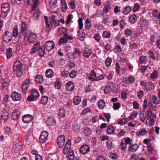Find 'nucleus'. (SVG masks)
<instances>
[{
    "instance_id": "obj_35",
    "label": "nucleus",
    "mask_w": 160,
    "mask_h": 160,
    "mask_svg": "<svg viewBox=\"0 0 160 160\" xmlns=\"http://www.w3.org/2000/svg\"><path fill=\"white\" fill-rule=\"evenodd\" d=\"M138 115V113L137 111L133 112L129 117V119L130 120H133L137 117Z\"/></svg>"
},
{
    "instance_id": "obj_64",
    "label": "nucleus",
    "mask_w": 160,
    "mask_h": 160,
    "mask_svg": "<svg viewBox=\"0 0 160 160\" xmlns=\"http://www.w3.org/2000/svg\"><path fill=\"white\" fill-rule=\"evenodd\" d=\"M94 38L97 42H99L101 39V37L99 34L97 33L94 35Z\"/></svg>"
},
{
    "instance_id": "obj_14",
    "label": "nucleus",
    "mask_w": 160,
    "mask_h": 160,
    "mask_svg": "<svg viewBox=\"0 0 160 160\" xmlns=\"http://www.w3.org/2000/svg\"><path fill=\"white\" fill-rule=\"evenodd\" d=\"M87 76L89 80L91 81L92 82L94 80L96 81L97 76L96 73L94 71L92 70L90 73L87 74Z\"/></svg>"
},
{
    "instance_id": "obj_63",
    "label": "nucleus",
    "mask_w": 160,
    "mask_h": 160,
    "mask_svg": "<svg viewBox=\"0 0 160 160\" xmlns=\"http://www.w3.org/2000/svg\"><path fill=\"white\" fill-rule=\"evenodd\" d=\"M112 62L111 59L109 57H108L106 60L105 63L107 66L109 67L110 65Z\"/></svg>"
},
{
    "instance_id": "obj_32",
    "label": "nucleus",
    "mask_w": 160,
    "mask_h": 160,
    "mask_svg": "<svg viewBox=\"0 0 160 160\" xmlns=\"http://www.w3.org/2000/svg\"><path fill=\"white\" fill-rule=\"evenodd\" d=\"M13 52L11 48H9L6 50V55L8 59H9L12 57Z\"/></svg>"
},
{
    "instance_id": "obj_20",
    "label": "nucleus",
    "mask_w": 160,
    "mask_h": 160,
    "mask_svg": "<svg viewBox=\"0 0 160 160\" xmlns=\"http://www.w3.org/2000/svg\"><path fill=\"white\" fill-rule=\"evenodd\" d=\"M68 153L67 156L68 160H73L75 157L74 151L72 150H71Z\"/></svg>"
},
{
    "instance_id": "obj_56",
    "label": "nucleus",
    "mask_w": 160,
    "mask_h": 160,
    "mask_svg": "<svg viewBox=\"0 0 160 160\" xmlns=\"http://www.w3.org/2000/svg\"><path fill=\"white\" fill-rule=\"evenodd\" d=\"M112 91V88L110 86H106L104 89V92L106 94H108Z\"/></svg>"
},
{
    "instance_id": "obj_41",
    "label": "nucleus",
    "mask_w": 160,
    "mask_h": 160,
    "mask_svg": "<svg viewBox=\"0 0 160 160\" xmlns=\"http://www.w3.org/2000/svg\"><path fill=\"white\" fill-rule=\"evenodd\" d=\"M0 84L2 85V86L3 88L7 87L9 85V83L8 82L5 80H4L3 79L0 81Z\"/></svg>"
},
{
    "instance_id": "obj_36",
    "label": "nucleus",
    "mask_w": 160,
    "mask_h": 160,
    "mask_svg": "<svg viewBox=\"0 0 160 160\" xmlns=\"http://www.w3.org/2000/svg\"><path fill=\"white\" fill-rule=\"evenodd\" d=\"M31 95L35 99L38 98L39 96V92L35 90H33L31 92Z\"/></svg>"
},
{
    "instance_id": "obj_46",
    "label": "nucleus",
    "mask_w": 160,
    "mask_h": 160,
    "mask_svg": "<svg viewBox=\"0 0 160 160\" xmlns=\"http://www.w3.org/2000/svg\"><path fill=\"white\" fill-rule=\"evenodd\" d=\"M27 28L26 23L24 22H22L21 27V32L22 34H24L25 32L27 30Z\"/></svg>"
},
{
    "instance_id": "obj_18",
    "label": "nucleus",
    "mask_w": 160,
    "mask_h": 160,
    "mask_svg": "<svg viewBox=\"0 0 160 160\" xmlns=\"http://www.w3.org/2000/svg\"><path fill=\"white\" fill-rule=\"evenodd\" d=\"M138 148V145L137 144H133L130 143L128 148V150L130 152H133L136 151Z\"/></svg>"
},
{
    "instance_id": "obj_21",
    "label": "nucleus",
    "mask_w": 160,
    "mask_h": 160,
    "mask_svg": "<svg viewBox=\"0 0 160 160\" xmlns=\"http://www.w3.org/2000/svg\"><path fill=\"white\" fill-rule=\"evenodd\" d=\"M40 12L38 9H37L35 10L33 15V19L35 20L38 19L40 16Z\"/></svg>"
},
{
    "instance_id": "obj_24",
    "label": "nucleus",
    "mask_w": 160,
    "mask_h": 160,
    "mask_svg": "<svg viewBox=\"0 0 160 160\" xmlns=\"http://www.w3.org/2000/svg\"><path fill=\"white\" fill-rule=\"evenodd\" d=\"M139 24L140 27L142 28L147 27L148 25V23L144 19H141L139 22Z\"/></svg>"
},
{
    "instance_id": "obj_38",
    "label": "nucleus",
    "mask_w": 160,
    "mask_h": 160,
    "mask_svg": "<svg viewBox=\"0 0 160 160\" xmlns=\"http://www.w3.org/2000/svg\"><path fill=\"white\" fill-rule=\"evenodd\" d=\"M46 123L48 125L51 126L55 124V121L53 118H48L47 119Z\"/></svg>"
},
{
    "instance_id": "obj_45",
    "label": "nucleus",
    "mask_w": 160,
    "mask_h": 160,
    "mask_svg": "<svg viewBox=\"0 0 160 160\" xmlns=\"http://www.w3.org/2000/svg\"><path fill=\"white\" fill-rule=\"evenodd\" d=\"M61 85L62 83L61 80L58 79L55 82V87L56 89H59L60 88Z\"/></svg>"
},
{
    "instance_id": "obj_33",
    "label": "nucleus",
    "mask_w": 160,
    "mask_h": 160,
    "mask_svg": "<svg viewBox=\"0 0 160 160\" xmlns=\"http://www.w3.org/2000/svg\"><path fill=\"white\" fill-rule=\"evenodd\" d=\"M53 71L51 69H48L46 72V76L48 78H51L53 76Z\"/></svg>"
},
{
    "instance_id": "obj_23",
    "label": "nucleus",
    "mask_w": 160,
    "mask_h": 160,
    "mask_svg": "<svg viewBox=\"0 0 160 160\" xmlns=\"http://www.w3.org/2000/svg\"><path fill=\"white\" fill-rule=\"evenodd\" d=\"M147 115L148 119L151 118H156V115L153 113L152 111L150 109H148L147 110Z\"/></svg>"
},
{
    "instance_id": "obj_25",
    "label": "nucleus",
    "mask_w": 160,
    "mask_h": 160,
    "mask_svg": "<svg viewBox=\"0 0 160 160\" xmlns=\"http://www.w3.org/2000/svg\"><path fill=\"white\" fill-rule=\"evenodd\" d=\"M115 131L114 127L112 125H109L107 128V133L110 134L114 133Z\"/></svg>"
},
{
    "instance_id": "obj_10",
    "label": "nucleus",
    "mask_w": 160,
    "mask_h": 160,
    "mask_svg": "<svg viewBox=\"0 0 160 160\" xmlns=\"http://www.w3.org/2000/svg\"><path fill=\"white\" fill-rule=\"evenodd\" d=\"M90 151V148L87 145H84L81 146L80 149V152L82 154H85Z\"/></svg>"
},
{
    "instance_id": "obj_22",
    "label": "nucleus",
    "mask_w": 160,
    "mask_h": 160,
    "mask_svg": "<svg viewBox=\"0 0 160 160\" xmlns=\"http://www.w3.org/2000/svg\"><path fill=\"white\" fill-rule=\"evenodd\" d=\"M147 131L146 129H140L138 130L136 132L137 135L138 136H144L147 133Z\"/></svg>"
},
{
    "instance_id": "obj_5",
    "label": "nucleus",
    "mask_w": 160,
    "mask_h": 160,
    "mask_svg": "<svg viewBox=\"0 0 160 160\" xmlns=\"http://www.w3.org/2000/svg\"><path fill=\"white\" fill-rule=\"evenodd\" d=\"M65 142V138L63 135H60L57 139V143L60 148H63Z\"/></svg>"
},
{
    "instance_id": "obj_44",
    "label": "nucleus",
    "mask_w": 160,
    "mask_h": 160,
    "mask_svg": "<svg viewBox=\"0 0 160 160\" xmlns=\"http://www.w3.org/2000/svg\"><path fill=\"white\" fill-rule=\"evenodd\" d=\"M68 4L69 7L71 9H74L76 8L75 2L73 0H71L68 3Z\"/></svg>"
},
{
    "instance_id": "obj_7",
    "label": "nucleus",
    "mask_w": 160,
    "mask_h": 160,
    "mask_svg": "<svg viewBox=\"0 0 160 160\" xmlns=\"http://www.w3.org/2000/svg\"><path fill=\"white\" fill-rule=\"evenodd\" d=\"M30 81L29 78H27L23 82L22 86V92L25 93L27 91L29 87Z\"/></svg>"
},
{
    "instance_id": "obj_37",
    "label": "nucleus",
    "mask_w": 160,
    "mask_h": 160,
    "mask_svg": "<svg viewBox=\"0 0 160 160\" xmlns=\"http://www.w3.org/2000/svg\"><path fill=\"white\" fill-rule=\"evenodd\" d=\"M83 132L85 135L88 136L91 134L92 131L89 128H85L84 129Z\"/></svg>"
},
{
    "instance_id": "obj_9",
    "label": "nucleus",
    "mask_w": 160,
    "mask_h": 160,
    "mask_svg": "<svg viewBox=\"0 0 160 160\" xmlns=\"http://www.w3.org/2000/svg\"><path fill=\"white\" fill-rule=\"evenodd\" d=\"M54 44L52 41H48L46 43L45 48L47 51H50L54 48Z\"/></svg>"
},
{
    "instance_id": "obj_57",
    "label": "nucleus",
    "mask_w": 160,
    "mask_h": 160,
    "mask_svg": "<svg viewBox=\"0 0 160 160\" xmlns=\"http://www.w3.org/2000/svg\"><path fill=\"white\" fill-rule=\"evenodd\" d=\"M57 3V0H51L49 3L50 7L51 8H53Z\"/></svg>"
},
{
    "instance_id": "obj_53",
    "label": "nucleus",
    "mask_w": 160,
    "mask_h": 160,
    "mask_svg": "<svg viewBox=\"0 0 160 160\" xmlns=\"http://www.w3.org/2000/svg\"><path fill=\"white\" fill-rule=\"evenodd\" d=\"M152 102L156 105L159 103V100L158 99L157 97L153 95L152 96Z\"/></svg>"
},
{
    "instance_id": "obj_13",
    "label": "nucleus",
    "mask_w": 160,
    "mask_h": 160,
    "mask_svg": "<svg viewBox=\"0 0 160 160\" xmlns=\"http://www.w3.org/2000/svg\"><path fill=\"white\" fill-rule=\"evenodd\" d=\"M11 96L12 100L15 101H19L22 98L21 95L16 92H14L12 93Z\"/></svg>"
},
{
    "instance_id": "obj_12",
    "label": "nucleus",
    "mask_w": 160,
    "mask_h": 160,
    "mask_svg": "<svg viewBox=\"0 0 160 160\" xmlns=\"http://www.w3.org/2000/svg\"><path fill=\"white\" fill-rule=\"evenodd\" d=\"M40 0H28L27 4L29 6H32V8L34 9L36 7L39 3V1Z\"/></svg>"
},
{
    "instance_id": "obj_61",
    "label": "nucleus",
    "mask_w": 160,
    "mask_h": 160,
    "mask_svg": "<svg viewBox=\"0 0 160 160\" xmlns=\"http://www.w3.org/2000/svg\"><path fill=\"white\" fill-rule=\"evenodd\" d=\"M121 105L119 102L114 103L113 104V108L115 110L118 109L120 107Z\"/></svg>"
},
{
    "instance_id": "obj_19",
    "label": "nucleus",
    "mask_w": 160,
    "mask_h": 160,
    "mask_svg": "<svg viewBox=\"0 0 160 160\" xmlns=\"http://www.w3.org/2000/svg\"><path fill=\"white\" fill-rule=\"evenodd\" d=\"M104 6L105 7L103 9V11L104 13H107L111 8V4L110 3L107 2L105 3Z\"/></svg>"
},
{
    "instance_id": "obj_39",
    "label": "nucleus",
    "mask_w": 160,
    "mask_h": 160,
    "mask_svg": "<svg viewBox=\"0 0 160 160\" xmlns=\"http://www.w3.org/2000/svg\"><path fill=\"white\" fill-rule=\"evenodd\" d=\"M45 47L44 46H42L38 49L39 54L41 56H43L45 53Z\"/></svg>"
},
{
    "instance_id": "obj_16",
    "label": "nucleus",
    "mask_w": 160,
    "mask_h": 160,
    "mask_svg": "<svg viewBox=\"0 0 160 160\" xmlns=\"http://www.w3.org/2000/svg\"><path fill=\"white\" fill-rule=\"evenodd\" d=\"M92 54V50L90 48H86L83 51V56L86 58L90 57Z\"/></svg>"
},
{
    "instance_id": "obj_49",
    "label": "nucleus",
    "mask_w": 160,
    "mask_h": 160,
    "mask_svg": "<svg viewBox=\"0 0 160 160\" xmlns=\"http://www.w3.org/2000/svg\"><path fill=\"white\" fill-rule=\"evenodd\" d=\"M158 71H154L151 74L150 76V78L152 79H155L157 78L158 77Z\"/></svg>"
},
{
    "instance_id": "obj_2",
    "label": "nucleus",
    "mask_w": 160,
    "mask_h": 160,
    "mask_svg": "<svg viewBox=\"0 0 160 160\" xmlns=\"http://www.w3.org/2000/svg\"><path fill=\"white\" fill-rule=\"evenodd\" d=\"M22 66L21 62L19 61H16L14 63L13 70L18 77L21 76L22 73Z\"/></svg>"
},
{
    "instance_id": "obj_27",
    "label": "nucleus",
    "mask_w": 160,
    "mask_h": 160,
    "mask_svg": "<svg viewBox=\"0 0 160 160\" xmlns=\"http://www.w3.org/2000/svg\"><path fill=\"white\" fill-rule=\"evenodd\" d=\"M10 35L8 34H5L4 36L3 41L6 43H8L12 40V37L11 34Z\"/></svg>"
},
{
    "instance_id": "obj_40",
    "label": "nucleus",
    "mask_w": 160,
    "mask_h": 160,
    "mask_svg": "<svg viewBox=\"0 0 160 160\" xmlns=\"http://www.w3.org/2000/svg\"><path fill=\"white\" fill-rule=\"evenodd\" d=\"M132 8L129 6L126 7L124 9L123 13L124 15L128 14L131 11Z\"/></svg>"
},
{
    "instance_id": "obj_31",
    "label": "nucleus",
    "mask_w": 160,
    "mask_h": 160,
    "mask_svg": "<svg viewBox=\"0 0 160 160\" xmlns=\"http://www.w3.org/2000/svg\"><path fill=\"white\" fill-rule=\"evenodd\" d=\"M36 83L38 84L42 83L43 82V79L42 76L40 75H37L35 79Z\"/></svg>"
},
{
    "instance_id": "obj_60",
    "label": "nucleus",
    "mask_w": 160,
    "mask_h": 160,
    "mask_svg": "<svg viewBox=\"0 0 160 160\" xmlns=\"http://www.w3.org/2000/svg\"><path fill=\"white\" fill-rule=\"evenodd\" d=\"M107 148L109 149H111L113 148V144L111 140H109L107 142Z\"/></svg>"
},
{
    "instance_id": "obj_55",
    "label": "nucleus",
    "mask_w": 160,
    "mask_h": 160,
    "mask_svg": "<svg viewBox=\"0 0 160 160\" xmlns=\"http://www.w3.org/2000/svg\"><path fill=\"white\" fill-rule=\"evenodd\" d=\"M85 23V27L87 29H88L91 27V21L89 19L87 18L86 19Z\"/></svg>"
},
{
    "instance_id": "obj_59",
    "label": "nucleus",
    "mask_w": 160,
    "mask_h": 160,
    "mask_svg": "<svg viewBox=\"0 0 160 160\" xmlns=\"http://www.w3.org/2000/svg\"><path fill=\"white\" fill-rule=\"evenodd\" d=\"M82 20L83 19L82 18H79L78 20L79 28L80 29H82L83 27Z\"/></svg>"
},
{
    "instance_id": "obj_54",
    "label": "nucleus",
    "mask_w": 160,
    "mask_h": 160,
    "mask_svg": "<svg viewBox=\"0 0 160 160\" xmlns=\"http://www.w3.org/2000/svg\"><path fill=\"white\" fill-rule=\"evenodd\" d=\"M109 157L112 159H116L118 158V155L115 153L110 152L108 154Z\"/></svg>"
},
{
    "instance_id": "obj_50",
    "label": "nucleus",
    "mask_w": 160,
    "mask_h": 160,
    "mask_svg": "<svg viewBox=\"0 0 160 160\" xmlns=\"http://www.w3.org/2000/svg\"><path fill=\"white\" fill-rule=\"evenodd\" d=\"M58 32L60 33H63L64 34H67L68 33L67 29L66 28L61 27L58 29Z\"/></svg>"
},
{
    "instance_id": "obj_34",
    "label": "nucleus",
    "mask_w": 160,
    "mask_h": 160,
    "mask_svg": "<svg viewBox=\"0 0 160 160\" xmlns=\"http://www.w3.org/2000/svg\"><path fill=\"white\" fill-rule=\"evenodd\" d=\"M81 101V98L79 96L75 97L73 100L74 104L76 105H78L79 104Z\"/></svg>"
},
{
    "instance_id": "obj_62",
    "label": "nucleus",
    "mask_w": 160,
    "mask_h": 160,
    "mask_svg": "<svg viewBox=\"0 0 160 160\" xmlns=\"http://www.w3.org/2000/svg\"><path fill=\"white\" fill-rule=\"evenodd\" d=\"M128 120L127 118H124L121 119L118 122L120 124H126L128 121Z\"/></svg>"
},
{
    "instance_id": "obj_30",
    "label": "nucleus",
    "mask_w": 160,
    "mask_h": 160,
    "mask_svg": "<svg viewBox=\"0 0 160 160\" xmlns=\"http://www.w3.org/2000/svg\"><path fill=\"white\" fill-rule=\"evenodd\" d=\"M58 115L60 118H64L65 116V111L64 108H62L59 109Z\"/></svg>"
},
{
    "instance_id": "obj_48",
    "label": "nucleus",
    "mask_w": 160,
    "mask_h": 160,
    "mask_svg": "<svg viewBox=\"0 0 160 160\" xmlns=\"http://www.w3.org/2000/svg\"><path fill=\"white\" fill-rule=\"evenodd\" d=\"M48 101V97L46 96H43L41 100V102L44 105L46 104Z\"/></svg>"
},
{
    "instance_id": "obj_11",
    "label": "nucleus",
    "mask_w": 160,
    "mask_h": 160,
    "mask_svg": "<svg viewBox=\"0 0 160 160\" xmlns=\"http://www.w3.org/2000/svg\"><path fill=\"white\" fill-rule=\"evenodd\" d=\"M32 119V116L30 114H27L23 116L22 120L24 122L27 123L31 122Z\"/></svg>"
},
{
    "instance_id": "obj_17",
    "label": "nucleus",
    "mask_w": 160,
    "mask_h": 160,
    "mask_svg": "<svg viewBox=\"0 0 160 160\" xmlns=\"http://www.w3.org/2000/svg\"><path fill=\"white\" fill-rule=\"evenodd\" d=\"M66 89L68 91H72L74 88V85L73 83L71 81L68 82L66 85Z\"/></svg>"
},
{
    "instance_id": "obj_29",
    "label": "nucleus",
    "mask_w": 160,
    "mask_h": 160,
    "mask_svg": "<svg viewBox=\"0 0 160 160\" xmlns=\"http://www.w3.org/2000/svg\"><path fill=\"white\" fill-rule=\"evenodd\" d=\"M137 18L136 15L133 14L129 18V21L132 24H133L137 20Z\"/></svg>"
},
{
    "instance_id": "obj_8",
    "label": "nucleus",
    "mask_w": 160,
    "mask_h": 160,
    "mask_svg": "<svg viewBox=\"0 0 160 160\" xmlns=\"http://www.w3.org/2000/svg\"><path fill=\"white\" fill-rule=\"evenodd\" d=\"M71 147V140L68 139L67 142L65 147L62 150V152L65 154H67L69 151L71 150L70 148Z\"/></svg>"
},
{
    "instance_id": "obj_28",
    "label": "nucleus",
    "mask_w": 160,
    "mask_h": 160,
    "mask_svg": "<svg viewBox=\"0 0 160 160\" xmlns=\"http://www.w3.org/2000/svg\"><path fill=\"white\" fill-rule=\"evenodd\" d=\"M147 62V60L146 56L142 55L140 57L138 61L139 63L140 64H144L146 63Z\"/></svg>"
},
{
    "instance_id": "obj_52",
    "label": "nucleus",
    "mask_w": 160,
    "mask_h": 160,
    "mask_svg": "<svg viewBox=\"0 0 160 160\" xmlns=\"http://www.w3.org/2000/svg\"><path fill=\"white\" fill-rule=\"evenodd\" d=\"M102 36L103 38H109L110 37L111 33L108 31H104L102 33Z\"/></svg>"
},
{
    "instance_id": "obj_43",
    "label": "nucleus",
    "mask_w": 160,
    "mask_h": 160,
    "mask_svg": "<svg viewBox=\"0 0 160 160\" xmlns=\"http://www.w3.org/2000/svg\"><path fill=\"white\" fill-rule=\"evenodd\" d=\"M140 118L142 122H143L146 119V114L144 112H142L140 113Z\"/></svg>"
},
{
    "instance_id": "obj_58",
    "label": "nucleus",
    "mask_w": 160,
    "mask_h": 160,
    "mask_svg": "<svg viewBox=\"0 0 160 160\" xmlns=\"http://www.w3.org/2000/svg\"><path fill=\"white\" fill-rule=\"evenodd\" d=\"M127 144L124 143V141H122L120 145V148L122 150H125L127 148Z\"/></svg>"
},
{
    "instance_id": "obj_51",
    "label": "nucleus",
    "mask_w": 160,
    "mask_h": 160,
    "mask_svg": "<svg viewBox=\"0 0 160 160\" xmlns=\"http://www.w3.org/2000/svg\"><path fill=\"white\" fill-rule=\"evenodd\" d=\"M153 85L152 82H149L146 83L145 87L147 90H150L152 89Z\"/></svg>"
},
{
    "instance_id": "obj_26",
    "label": "nucleus",
    "mask_w": 160,
    "mask_h": 160,
    "mask_svg": "<svg viewBox=\"0 0 160 160\" xmlns=\"http://www.w3.org/2000/svg\"><path fill=\"white\" fill-rule=\"evenodd\" d=\"M105 105V102L103 99L100 100L98 102V106L99 109H102Z\"/></svg>"
},
{
    "instance_id": "obj_4",
    "label": "nucleus",
    "mask_w": 160,
    "mask_h": 160,
    "mask_svg": "<svg viewBox=\"0 0 160 160\" xmlns=\"http://www.w3.org/2000/svg\"><path fill=\"white\" fill-rule=\"evenodd\" d=\"M10 9V7L8 3H5L2 4V5L1 17L4 18L5 17L8 13Z\"/></svg>"
},
{
    "instance_id": "obj_6",
    "label": "nucleus",
    "mask_w": 160,
    "mask_h": 160,
    "mask_svg": "<svg viewBox=\"0 0 160 160\" xmlns=\"http://www.w3.org/2000/svg\"><path fill=\"white\" fill-rule=\"evenodd\" d=\"M48 133L46 131H43L40 134L39 141L41 143H44L47 141Z\"/></svg>"
},
{
    "instance_id": "obj_42",
    "label": "nucleus",
    "mask_w": 160,
    "mask_h": 160,
    "mask_svg": "<svg viewBox=\"0 0 160 160\" xmlns=\"http://www.w3.org/2000/svg\"><path fill=\"white\" fill-rule=\"evenodd\" d=\"M0 115L4 121H5L8 119L9 117V114L7 112H5L3 113L2 114Z\"/></svg>"
},
{
    "instance_id": "obj_47",
    "label": "nucleus",
    "mask_w": 160,
    "mask_h": 160,
    "mask_svg": "<svg viewBox=\"0 0 160 160\" xmlns=\"http://www.w3.org/2000/svg\"><path fill=\"white\" fill-rule=\"evenodd\" d=\"M83 121L85 124L88 125L91 121V118L88 116H85L83 118Z\"/></svg>"
},
{
    "instance_id": "obj_1",
    "label": "nucleus",
    "mask_w": 160,
    "mask_h": 160,
    "mask_svg": "<svg viewBox=\"0 0 160 160\" xmlns=\"http://www.w3.org/2000/svg\"><path fill=\"white\" fill-rule=\"evenodd\" d=\"M26 44L34 43L37 40L36 35L30 31H28L26 34L24 39Z\"/></svg>"
},
{
    "instance_id": "obj_15",
    "label": "nucleus",
    "mask_w": 160,
    "mask_h": 160,
    "mask_svg": "<svg viewBox=\"0 0 160 160\" xmlns=\"http://www.w3.org/2000/svg\"><path fill=\"white\" fill-rule=\"evenodd\" d=\"M20 112L18 110L13 112L12 114V118L14 120H18L20 117Z\"/></svg>"
},
{
    "instance_id": "obj_3",
    "label": "nucleus",
    "mask_w": 160,
    "mask_h": 160,
    "mask_svg": "<svg viewBox=\"0 0 160 160\" xmlns=\"http://www.w3.org/2000/svg\"><path fill=\"white\" fill-rule=\"evenodd\" d=\"M44 19L46 25V31L47 32H49L50 30V29L52 28V24L54 22L55 18L54 15L53 16V17L51 19H49V21L48 20V18L46 16H44Z\"/></svg>"
}]
</instances>
